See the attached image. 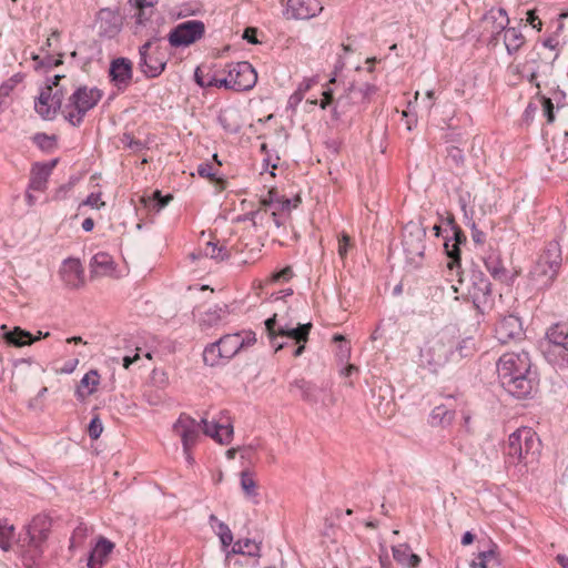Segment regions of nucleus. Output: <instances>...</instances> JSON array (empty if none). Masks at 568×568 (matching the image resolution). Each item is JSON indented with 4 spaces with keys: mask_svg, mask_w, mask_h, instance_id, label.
<instances>
[{
    "mask_svg": "<svg viewBox=\"0 0 568 568\" xmlns=\"http://www.w3.org/2000/svg\"><path fill=\"white\" fill-rule=\"evenodd\" d=\"M109 75L111 82L120 91H124L132 81L133 65L131 60L126 58H116L111 61Z\"/></svg>",
    "mask_w": 568,
    "mask_h": 568,
    "instance_id": "nucleus-16",
    "label": "nucleus"
},
{
    "mask_svg": "<svg viewBox=\"0 0 568 568\" xmlns=\"http://www.w3.org/2000/svg\"><path fill=\"white\" fill-rule=\"evenodd\" d=\"M206 73H204V70L202 68H196L194 72V80L201 88H206L205 82L206 81Z\"/></svg>",
    "mask_w": 568,
    "mask_h": 568,
    "instance_id": "nucleus-60",
    "label": "nucleus"
},
{
    "mask_svg": "<svg viewBox=\"0 0 568 568\" xmlns=\"http://www.w3.org/2000/svg\"><path fill=\"white\" fill-rule=\"evenodd\" d=\"M200 430V422L184 413L173 424V432L181 438L183 450L192 449L195 446Z\"/></svg>",
    "mask_w": 568,
    "mask_h": 568,
    "instance_id": "nucleus-12",
    "label": "nucleus"
},
{
    "mask_svg": "<svg viewBox=\"0 0 568 568\" xmlns=\"http://www.w3.org/2000/svg\"><path fill=\"white\" fill-rule=\"evenodd\" d=\"M14 536V527L0 520V549L8 551L11 548Z\"/></svg>",
    "mask_w": 568,
    "mask_h": 568,
    "instance_id": "nucleus-39",
    "label": "nucleus"
},
{
    "mask_svg": "<svg viewBox=\"0 0 568 568\" xmlns=\"http://www.w3.org/2000/svg\"><path fill=\"white\" fill-rule=\"evenodd\" d=\"M356 105H358V104L354 103L353 98H351V90H349V88H347L345 93L339 95L337 98V100L335 101V105L333 108V116L338 119L342 115L349 112L351 109Z\"/></svg>",
    "mask_w": 568,
    "mask_h": 568,
    "instance_id": "nucleus-36",
    "label": "nucleus"
},
{
    "mask_svg": "<svg viewBox=\"0 0 568 568\" xmlns=\"http://www.w3.org/2000/svg\"><path fill=\"white\" fill-rule=\"evenodd\" d=\"M203 255L215 261H224L230 257L227 248L214 242H207L203 248Z\"/></svg>",
    "mask_w": 568,
    "mask_h": 568,
    "instance_id": "nucleus-38",
    "label": "nucleus"
},
{
    "mask_svg": "<svg viewBox=\"0 0 568 568\" xmlns=\"http://www.w3.org/2000/svg\"><path fill=\"white\" fill-rule=\"evenodd\" d=\"M220 359L223 358L222 352L219 349V345L215 343L210 344L203 352V361L206 365L215 366Z\"/></svg>",
    "mask_w": 568,
    "mask_h": 568,
    "instance_id": "nucleus-40",
    "label": "nucleus"
},
{
    "mask_svg": "<svg viewBox=\"0 0 568 568\" xmlns=\"http://www.w3.org/2000/svg\"><path fill=\"white\" fill-rule=\"evenodd\" d=\"M481 296L485 298L486 296H489L491 294V284L486 278H480L478 283L475 284L474 288V298L479 300Z\"/></svg>",
    "mask_w": 568,
    "mask_h": 568,
    "instance_id": "nucleus-43",
    "label": "nucleus"
},
{
    "mask_svg": "<svg viewBox=\"0 0 568 568\" xmlns=\"http://www.w3.org/2000/svg\"><path fill=\"white\" fill-rule=\"evenodd\" d=\"M197 173L202 178L210 179L211 181L215 180V171L211 163H201L197 166Z\"/></svg>",
    "mask_w": 568,
    "mask_h": 568,
    "instance_id": "nucleus-49",
    "label": "nucleus"
},
{
    "mask_svg": "<svg viewBox=\"0 0 568 568\" xmlns=\"http://www.w3.org/2000/svg\"><path fill=\"white\" fill-rule=\"evenodd\" d=\"M455 418V412L446 405L436 406L430 413V423L433 426L447 427L452 425Z\"/></svg>",
    "mask_w": 568,
    "mask_h": 568,
    "instance_id": "nucleus-32",
    "label": "nucleus"
},
{
    "mask_svg": "<svg viewBox=\"0 0 568 568\" xmlns=\"http://www.w3.org/2000/svg\"><path fill=\"white\" fill-rule=\"evenodd\" d=\"M151 41H148L140 47L139 67L146 78H156L164 71L166 62L156 52H151Z\"/></svg>",
    "mask_w": 568,
    "mask_h": 568,
    "instance_id": "nucleus-13",
    "label": "nucleus"
},
{
    "mask_svg": "<svg viewBox=\"0 0 568 568\" xmlns=\"http://www.w3.org/2000/svg\"><path fill=\"white\" fill-rule=\"evenodd\" d=\"M546 337L554 346L561 347L568 352V324L556 323L551 325L546 332Z\"/></svg>",
    "mask_w": 568,
    "mask_h": 568,
    "instance_id": "nucleus-29",
    "label": "nucleus"
},
{
    "mask_svg": "<svg viewBox=\"0 0 568 568\" xmlns=\"http://www.w3.org/2000/svg\"><path fill=\"white\" fill-rule=\"evenodd\" d=\"M113 547L110 540L101 537L89 555L88 568H101Z\"/></svg>",
    "mask_w": 568,
    "mask_h": 568,
    "instance_id": "nucleus-26",
    "label": "nucleus"
},
{
    "mask_svg": "<svg viewBox=\"0 0 568 568\" xmlns=\"http://www.w3.org/2000/svg\"><path fill=\"white\" fill-rule=\"evenodd\" d=\"M524 335L519 317L515 315L503 316L495 327V336L501 344L519 339Z\"/></svg>",
    "mask_w": 568,
    "mask_h": 568,
    "instance_id": "nucleus-17",
    "label": "nucleus"
},
{
    "mask_svg": "<svg viewBox=\"0 0 568 568\" xmlns=\"http://www.w3.org/2000/svg\"><path fill=\"white\" fill-rule=\"evenodd\" d=\"M50 523L44 517H36L28 526L23 536H20L18 545L26 560V566L31 567L42 555L48 538Z\"/></svg>",
    "mask_w": 568,
    "mask_h": 568,
    "instance_id": "nucleus-4",
    "label": "nucleus"
},
{
    "mask_svg": "<svg viewBox=\"0 0 568 568\" xmlns=\"http://www.w3.org/2000/svg\"><path fill=\"white\" fill-rule=\"evenodd\" d=\"M542 103V111L545 116L547 118L548 123H552L555 121V113H554V104L550 98L542 97L541 98Z\"/></svg>",
    "mask_w": 568,
    "mask_h": 568,
    "instance_id": "nucleus-47",
    "label": "nucleus"
},
{
    "mask_svg": "<svg viewBox=\"0 0 568 568\" xmlns=\"http://www.w3.org/2000/svg\"><path fill=\"white\" fill-rule=\"evenodd\" d=\"M223 73L226 74L222 82L224 88L237 92L251 90L257 81V73L247 61L230 63Z\"/></svg>",
    "mask_w": 568,
    "mask_h": 568,
    "instance_id": "nucleus-7",
    "label": "nucleus"
},
{
    "mask_svg": "<svg viewBox=\"0 0 568 568\" xmlns=\"http://www.w3.org/2000/svg\"><path fill=\"white\" fill-rule=\"evenodd\" d=\"M225 75L223 72H222V75H220V73L217 72H211V71H207L206 72V81L205 84H206V88L209 87H216V88H224V83L223 80L225 79Z\"/></svg>",
    "mask_w": 568,
    "mask_h": 568,
    "instance_id": "nucleus-45",
    "label": "nucleus"
},
{
    "mask_svg": "<svg viewBox=\"0 0 568 568\" xmlns=\"http://www.w3.org/2000/svg\"><path fill=\"white\" fill-rule=\"evenodd\" d=\"M527 22L531 24L538 31L541 30L542 23L540 19L535 14L534 10L527 12Z\"/></svg>",
    "mask_w": 568,
    "mask_h": 568,
    "instance_id": "nucleus-58",
    "label": "nucleus"
},
{
    "mask_svg": "<svg viewBox=\"0 0 568 568\" xmlns=\"http://www.w3.org/2000/svg\"><path fill=\"white\" fill-rule=\"evenodd\" d=\"M62 64V58L61 55H59V58H54L52 55H47L42 61H41V65L45 67V68H52V67H58Z\"/></svg>",
    "mask_w": 568,
    "mask_h": 568,
    "instance_id": "nucleus-57",
    "label": "nucleus"
},
{
    "mask_svg": "<svg viewBox=\"0 0 568 568\" xmlns=\"http://www.w3.org/2000/svg\"><path fill=\"white\" fill-rule=\"evenodd\" d=\"M425 230L415 223H408L403 231V247L406 256L412 262L423 257L425 251Z\"/></svg>",
    "mask_w": 568,
    "mask_h": 568,
    "instance_id": "nucleus-11",
    "label": "nucleus"
},
{
    "mask_svg": "<svg viewBox=\"0 0 568 568\" xmlns=\"http://www.w3.org/2000/svg\"><path fill=\"white\" fill-rule=\"evenodd\" d=\"M495 557L494 550L481 551L478 555L477 561H474L475 568H488L487 562Z\"/></svg>",
    "mask_w": 568,
    "mask_h": 568,
    "instance_id": "nucleus-48",
    "label": "nucleus"
},
{
    "mask_svg": "<svg viewBox=\"0 0 568 568\" xmlns=\"http://www.w3.org/2000/svg\"><path fill=\"white\" fill-rule=\"evenodd\" d=\"M83 205H88L91 207L100 209L104 205V202L101 201V193H91L88 195V197L83 201Z\"/></svg>",
    "mask_w": 568,
    "mask_h": 568,
    "instance_id": "nucleus-52",
    "label": "nucleus"
},
{
    "mask_svg": "<svg viewBox=\"0 0 568 568\" xmlns=\"http://www.w3.org/2000/svg\"><path fill=\"white\" fill-rule=\"evenodd\" d=\"M100 382V375L98 371L92 369L88 372L82 379L80 381V385L77 388V396L80 399H85L87 397L91 396L95 390L97 386Z\"/></svg>",
    "mask_w": 568,
    "mask_h": 568,
    "instance_id": "nucleus-30",
    "label": "nucleus"
},
{
    "mask_svg": "<svg viewBox=\"0 0 568 568\" xmlns=\"http://www.w3.org/2000/svg\"><path fill=\"white\" fill-rule=\"evenodd\" d=\"M487 19H491L497 22V29L503 30L504 43L509 54L516 53L525 43V37L517 28H507L509 18L507 12L503 8L489 10Z\"/></svg>",
    "mask_w": 568,
    "mask_h": 568,
    "instance_id": "nucleus-8",
    "label": "nucleus"
},
{
    "mask_svg": "<svg viewBox=\"0 0 568 568\" xmlns=\"http://www.w3.org/2000/svg\"><path fill=\"white\" fill-rule=\"evenodd\" d=\"M323 10L318 0H287L284 17L288 20H307Z\"/></svg>",
    "mask_w": 568,
    "mask_h": 568,
    "instance_id": "nucleus-14",
    "label": "nucleus"
},
{
    "mask_svg": "<svg viewBox=\"0 0 568 568\" xmlns=\"http://www.w3.org/2000/svg\"><path fill=\"white\" fill-rule=\"evenodd\" d=\"M449 156L450 159L456 163L460 164L464 162V155L460 149L456 146H452L449 150Z\"/></svg>",
    "mask_w": 568,
    "mask_h": 568,
    "instance_id": "nucleus-61",
    "label": "nucleus"
},
{
    "mask_svg": "<svg viewBox=\"0 0 568 568\" xmlns=\"http://www.w3.org/2000/svg\"><path fill=\"white\" fill-rule=\"evenodd\" d=\"M102 91L98 88L79 87L63 104L62 115L72 126H79L85 114L102 99Z\"/></svg>",
    "mask_w": 568,
    "mask_h": 568,
    "instance_id": "nucleus-3",
    "label": "nucleus"
},
{
    "mask_svg": "<svg viewBox=\"0 0 568 568\" xmlns=\"http://www.w3.org/2000/svg\"><path fill=\"white\" fill-rule=\"evenodd\" d=\"M453 240H447L444 244L446 254L449 258L447 263V267L452 272H456V274H459L460 268V248L459 245L466 241V236L463 233V231L457 227L453 226Z\"/></svg>",
    "mask_w": 568,
    "mask_h": 568,
    "instance_id": "nucleus-19",
    "label": "nucleus"
},
{
    "mask_svg": "<svg viewBox=\"0 0 568 568\" xmlns=\"http://www.w3.org/2000/svg\"><path fill=\"white\" fill-rule=\"evenodd\" d=\"M294 389H297L302 399L310 404H317L321 402L324 406H329L335 403L333 395L329 394L328 402H326L321 397L324 390L304 378L295 379L290 385V392H293Z\"/></svg>",
    "mask_w": 568,
    "mask_h": 568,
    "instance_id": "nucleus-18",
    "label": "nucleus"
},
{
    "mask_svg": "<svg viewBox=\"0 0 568 568\" xmlns=\"http://www.w3.org/2000/svg\"><path fill=\"white\" fill-rule=\"evenodd\" d=\"M219 433H221V435H219V437H216V442L220 444H227L232 438L233 427L230 424H227V425L219 424Z\"/></svg>",
    "mask_w": 568,
    "mask_h": 568,
    "instance_id": "nucleus-46",
    "label": "nucleus"
},
{
    "mask_svg": "<svg viewBox=\"0 0 568 568\" xmlns=\"http://www.w3.org/2000/svg\"><path fill=\"white\" fill-rule=\"evenodd\" d=\"M58 160L48 163H34L31 169L29 190L43 192L47 189L48 179L57 165Z\"/></svg>",
    "mask_w": 568,
    "mask_h": 568,
    "instance_id": "nucleus-20",
    "label": "nucleus"
},
{
    "mask_svg": "<svg viewBox=\"0 0 568 568\" xmlns=\"http://www.w3.org/2000/svg\"><path fill=\"white\" fill-rule=\"evenodd\" d=\"M230 314L229 306L226 304L214 305L209 307L199 316V324L201 327L210 328L217 326L220 323L225 321Z\"/></svg>",
    "mask_w": 568,
    "mask_h": 568,
    "instance_id": "nucleus-25",
    "label": "nucleus"
},
{
    "mask_svg": "<svg viewBox=\"0 0 568 568\" xmlns=\"http://www.w3.org/2000/svg\"><path fill=\"white\" fill-rule=\"evenodd\" d=\"M217 528V535L221 540L222 548L226 552L227 547L233 542V534L229 526L223 521H219Z\"/></svg>",
    "mask_w": 568,
    "mask_h": 568,
    "instance_id": "nucleus-41",
    "label": "nucleus"
},
{
    "mask_svg": "<svg viewBox=\"0 0 568 568\" xmlns=\"http://www.w3.org/2000/svg\"><path fill=\"white\" fill-rule=\"evenodd\" d=\"M61 281L69 288H80L84 285V268L79 258H65L59 270Z\"/></svg>",
    "mask_w": 568,
    "mask_h": 568,
    "instance_id": "nucleus-15",
    "label": "nucleus"
},
{
    "mask_svg": "<svg viewBox=\"0 0 568 568\" xmlns=\"http://www.w3.org/2000/svg\"><path fill=\"white\" fill-rule=\"evenodd\" d=\"M243 39H245L250 43H257L256 39V29L255 28H246L243 33Z\"/></svg>",
    "mask_w": 568,
    "mask_h": 568,
    "instance_id": "nucleus-62",
    "label": "nucleus"
},
{
    "mask_svg": "<svg viewBox=\"0 0 568 568\" xmlns=\"http://www.w3.org/2000/svg\"><path fill=\"white\" fill-rule=\"evenodd\" d=\"M115 271L113 257L105 253L99 252L94 254L90 261L91 277L111 276Z\"/></svg>",
    "mask_w": 568,
    "mask_h": 568,
    "instance_id": "nucleus-21",
    "label": "nucleus"
},
{
    "mask_svg": "<svg viewBox=\"0 0 568 568\" xmlns=\"http://www.w3.org/2000/svg\"><path fill=\"white\" fill-rule=\"evenodd\" d=\"M334 101L333 91L331 89L323 91V99L321 100L320 106L326 109Z\"/></svg>",
    "mask_w": 568,
    "mask_h": 568,
    "instance_id": "nucleus-59",
    "label": "nucleus"
},
{
    "mask_svg": "<svg viewBox=\"0 0 568 568\" xmlns=\"http://www.w3.org/2000/svg\"><path fill=\"white\" fill-rule=\"evenodd\" d=\"M497 373L501 387L515 398L531 397L538 389L537 372L532 369L530 356L525 351L500 356Z\"/></svg>",
    "mask_w": 568,
    "mask_h": 568,
    "instance_id": "nucleus-1",
    "label": "nucleus"
},
{
    "mask_svg": "<svg viewBox=\"0 0 568 568\" xmlns=\"http://www.w3.org/2000/svg\"><path fill=\"white\" fill-rule=\"evenodd\" d=\"M139 351H140V349H139V348H136V353H135L133 356L125 355V356L123 357V359H122V361H123V367H124V368H129V367H130V365H132L133 363H135V362H138V361H140V359H141V356H140V354H139Z\"/></svg>",
    "mask_w": 568,
    "mask_h": 568,
    "instance_id": "nucleus-63",
    "label": "nucleus"
},
{
    "mask_svg": "<svg viewBox=\"0 0 568 568\" xmlns=\"http://www.w3.org/2000/svg\"><path fill=\"white\" fill-rule=\"evenodd\" d=\"M349 245H351V237L346 233H343L341 235V237L338 239V255L342 258L346 257Z\"/></svg>",
    "mask_w": 568,
    "mask_h": 568,
    "instance_id": "nucleus-50",
    "label": "nucleus"
},
{
    "mask_svg": "<svg viewBox=\"0 0 568 568\" xmlns=\"http://www.w3.org/2000/svg\"><path fill=\"white\" fill-rule=\"evenodd\" d=\"M351 98H353L354 103L358 105L368 103L372 97L377 92V87L365 82L362 84L352 83L349 87Z\"/></svg>",
    "mask_w": 568,
    "mask_h": 568,
    "instance_id": "nucleus-31",
    "label": "nucleus"
},
{
    "mask_svg": "<svg viewBox=\"0 0 568 568\" xmlns=\"http://www.w3.org/2000/svg\"><path fill=\"white\" fill-rule=\"evenodd\" d=\"M154 200L156 201L155 207L158 211H160L169 204V202L172 200V195L169 194L166 196H162L160 191H155Z\"/></svg>",
    "mask_w": 568,
    "mask_h": 568,
    "instance_id": "nucleus-54",
    "label": "nucleus"
},
{
    "mask_svg": "<svg viewBox=\"0 0 568 568\" xmlns=\"http://www.w3.org/2000/svg\"><path fill=\"white\" fill-rule=\"evenodd\" d=\"M103 432V425L99 416H94L88 427V433L91 439H98Z\"/></svg>",
    "mask_w": 568,
    "mask_h": 568,
    "instance_id": "nucleus-44",
    "label": "nucleus"
},
{
    "mask_svg": "<svg viewBox=\"0 0 568 568\" xmlns=\"http://www.w3.org/2000/svg\"><path fill=\"white\" fill-rule=\"evenodd\" d=\"M394 559L402 566L416 568L420 562V558L412 552L409 545L399 544L392 547Z\"/></svg>",
    "mask_w": 568,
    "mask_h": 568,
    "instance_id": "nucleus-28",
    "label": "nucleus"
},
{
    "mask_svg": "<svg viewBox=\"0 0 568 568\" xmlns=\"http://www.w3.org/2000/svg\"><path fill=\"white\" fill-rule=\"evenodd\" d=\"M304 98V93L296 89L288 99V105L292 109H296V106L301 103Z\"/></svg>",
    "mask_w": 568,
    "mask_h": 568,
    "instance_id": "nucleus-56",
    "label": "nucleus"
},
{
    "mask_svg": "<svg viewBox=\"0 0 568 568\" xmlns=\"http://www.w3.org/2000/svg\"><path fill=\"white\" fill-rule=\"evenodd\" d=\"M205 32V26L200 20H187L171 30L169 42L174 48L187 47L200 40Z\"/></svg>",
    "mask_w": 568,
    "mask_h": 568,
    "instance_id": "nucleus-9",
    "label": "nucleus"
},
{
    "mask_svg": "<svg viewBox=\"0 0 568 568\" xmlns=\"http://www.w3.org/2000/svg\"><path fill=\"white\" fill-rule=\"evenodd\" d=\"M49 335V332L42 333L41 331H39L38 335L33 336L30 332L17 326L6 332L3 334V338L8 344L21 347L26 345H31L32 343L39 341L40 338H47Z\"/></svg>",
    "mask_w": 568,
    "mask_h": 568,
    "instance_id": "nucleus-22",
    "label": "nucleus"
},
{
    "mask_svg": "<svg viewBox=\"0 0 568 568\" xmlns=\"http://www.w3.org/2000/svg\"><path fill=\"white\" fill-rule=\"evenodd\" d=\"M62 99L61 89L53 91L52 85H44L34 101V110L42 119L52 120L59 110L62 111Z\"/></svg>",
    "mask_w": 568,
    "mask_h": 568,
    "instance_id": "nucleus-10",
    "label": "nucleus"
},
{
    "mask_svg": "<svg viewBox=\"0 0 568 568\" xmlns=\"http://www.w3.org/2000/svg\"><path fill=\"white\" fill-rule=\"evenodd\" d=\"M215 344L219 345V349L222 352L224 359L232 358L244 347L243 336L239 333L226 334L215 342Z\"/></svg>",
    "mask_w": 568,
    "mask_h": 568,
    "instance_id": "nucleus-27",
    "label": "nucleus"
},
{
    "mask_svg": "<svg viewBox=\"0 0 568 568\" xmlns=\"http://www.w3.org/2000/svg\"><path fill=\"white\" fill-rule=\"evenodd\" d=\"M293 275V271L290 266H286L284 267L283 270H281L280 272L277 273H274L272 275V281L273 282H287Z\"/></svg>",
    "mask_w": 568,
    "mask_h": 568,
    "instance_id": "nucleus-53",
    "label": "nucleus"
},
{
    "mask_svg": "<svg viewBox=\"0 0 568 568\" xmlns=\"http://www.w3.org/2000/svg\"><path fill=\"white\" fill-rule=\"evenodd\" d=\"M531 280L539 287H546L552 283L556 276H550L548 274V266L544 265L539 261H537L534 267L530 271Z\"/></svg>",
    "mask_w": 568,
    "mask_h": 568,
    "instance_id": "nucleus-35",
    "label": "nucleus"
},
{
    "mask_svg": "<svg viewBox=\"0 0 568 568\" xmlns=\"http://www.w3.org/2000/svg\"><path fill=\"white\" fill-rule=\"evenodd\" d=\"M458 349H462L458 339L447 332H442L425 343L420 351V361L429 371L437 373L447 363L463 356L457 353Z\"/></svg>",
    "mask_w": 568,
    "mask_h": 568,
    "instance_id": "nucleus-2",
    "label": "nucleus"
},
{
    "mask_svg": "<svg viewBox=\"0 0 568 568\" xmlns=\"http://www.w3.org/2000/svg\"><path fill=\"white\" fill-rule=\"evenodd\" d=\"M200 424H201L202 432L206 436H210L216 440V437H219V435H221V433H219V424L217 423L209 422L207 418L202 417L200 420Z\"/></svg>",
    "mask_w": 568,
    "mask_h": 568,
    "instance_id": "nucleus-42",
    "label": "nucleus"
},
{
    "mask_svg": "<svg viewBox=\"0 0 568 568\" xmlns=\"http://www.w3.org/2000/svg\"><path fill=\"white\" fill-rule=\"evenodd\" d=\"M484 264L487 272L494 280L501 283H507L509 280L508 270L504 266L500 254L496 251H490L484 257Z\"/></svg>",
    "mask_w": 568,
    "mask_h": 568,
    "instance_id": "nucleus-24",
    "label": "nucleus"
},
{
    "mask_svg": "<svg viewBox=\"0 0 568 568\" xmlns=\"http://www.w3.org/2000/svg\"><path fill=\"white\" fill-rule=\"evenodd\" d=\"M539 449L540 442L536 434L531 428L523 427L509 435L505 453L514 463H529L537 458Z\"/></svg>",
    "mask_w": 568,
    "mask_h": 568,
    "instance_id": "nucleus-5",
    "label": "nucleus"
},
{
    "mask_svg": "<svg viewBox=\"0 0 568 568\" xmlns=\"http://www.w3.org/2000/svg\"><path fill=\"white\" fill-rule=\"evenodd\" d=\"M268 207H275V206L272 203V196H268L266 194L265 196L261 197L260 207L255 212L251 213L252 217L253 219L256 217L261 210H267Z\"/></svg>",
    "mask_w": 568,
    "mask_h": 568,
    "instance_id": "nucleus-55",
    "label": "nucleus"
},
{
    "mask_svg": "<svg viewBox=\"0 0 568 568\" xmlns=\"http://www.w3.org/2000/svg\"><path fill=\"white\" fill-rule=\"evenodd\" d=\"M312 323L298 324L297 327H291L287 324L276 325V314L265 321V329L271 345L275 352L285 346L284 342H280V337H286L295 341L296 343H306L308 341Z\"/></svg>",
    "mask_w": 568,
    "mask_h": 568,
    "instance_id": "nucleus-6",
    "label": "nucleus"
},
{
    "mask_svg": "<svg viewBox=\"0 0 568 568\" xmlns=\"http://www.w3.org/2000/svg\"><path fill=\"white\" fill-rule=\"evenodd\" d=\"M158 0H130L136 9L135 19L138 24H144L149 21L153 7L156 4Z\"/></svg>",
    "mask_w": 568,
    "mask_h": 568,
    "instance_id": "nucleus-34",
    "label": "nucleus"
},
{
    "mask_svg": "<svg viewBox=\"0 0 568 568\" xmlns=\"http://www.w3.org/2000/svg\"><path fill=\"white\" fill-rule=\"evenodd\" d=\"M260 551V546L252 541L251 539H245L244 541L237 540L233 544L231 550H226L225 559L229 560L232 555L241 554L248 556H257Z\"/></svg>",
    "mask_w": 568,
    "mask_h": 568,
    "instance_id": "nucleus-33",
    "label": "nucleus"
},
{
    "mask_svg": "<svg viewBox=\"0 0 568 568\" xmlns=\"http://www.w3.org/2000/svg\"><path fill=\"white\" fill-rule=\"evenodd\" d=\"M241 487L248 499L254 504L258 503L257 484L248 470H243L241 473Z\"/></svg>",
    "mask_w": 568,
    "mask_h": 568,
    "instance_id": "nucleus-37",
    "label": "nucleus"
},
{
    "mask_svg": "<svg viewBox=\"0 0 568 568\" xmlns=\"http://www.w3.org/2000/svg\"><path fill=\"white\" fill-rule=\"evenodd\" d=\"M314 83L313 79H304L297 87V89L304 94L312 88Z\"/></svg>",
    "mask_w": 568,
    "mask_h": 568,
    "instance_id": "nucleus-64",
    "label": "nucleus"
},
{
    "mask_svg": "<svg viewBox=\"0 0 568 568\" xmlns=\"http://www.w3.org/2000/svg\"><path fill=\"white\" fill-rule=\"evenodd\" d=\"M34 142L41 148V149H49L52 146L54 139L44 134V133H38L34 136Z\"/></svg>",
    "mask_w": 568,
    "mask_h": 568,
    "instance_id": "nucleus-51",
    "label": "nucleus"
},
{
    "mask_svg": "<svg viewBox=\"0 0 568 568\" xmlns=\"http://www.w3.org/2000/svg\"><path fill=\"white\" fill-rule=\"evenodd\" d=\"M537 261L548 266V274L550 276H557L562 261L559 244L557 242H550Z\"/></svg>",
    "mask_w": 568,
    "mask_h": 568,
    "instance_id": "nucleus-23",
    "label": "nucleus"
}]
</instances>
